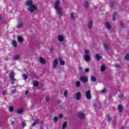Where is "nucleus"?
I'll use <instances>...</instances> for the list:
<instances>
[{
  "label": "nucleus",
  "mask_w": 129,
  "mask_h": 129,
  "mask_svg": "<svg viewBox=\"0 0 129 129\" xmlns=\"http://www.w3.org/2000/svg\"><path fill=\"white\" fill-rule=\"evenodd\" d=\"M89 6V4L88 2H85L84 4V8L85 9H87V8H88Z\"/></svg>",
  "instance_id": "34"
},
{
  "label": "nucleus",
  "mask_w": 129,
  "mask_h": 129,
  "mask_svg": "<svg viewBox=\"0 0 129 129\" xmlns=\"http://www.w3.org/2000/svg\"><path fill=\"white\" fill-rule=\"evenodd\" d=\"M105 25L106 28L108 29V30H110V28H111V25H110L109 22H106Z\"/></svg>",
  "instance_id": "16"
},
{
  "label": "nucleus",
  "mask_w": 129,
  "mask_h": 129,
  "mask_svg": "<svg viewBox=\"0 0 129 129\" xmlns=\"http://www.w3.org/2000/svg\"><path fill=\"white\" fill-rule=\"evenodd\" d=\"M51 50H53V49H54V47H51Z\"/></svg>",
  "instance_id": "58"
},
{
  "label": "nucleus",
  "mask_w": 129,
  "mask_h": 129,
  "mask_svg": "<svg viewBox=\"0 0 129 129\" xmlns=\"http://www.w3.org/2000/svg\"><path fill=\"white\" fill-rule=\"evenodd\" d=\"M59 102H61V101H59Z\"/></svg>",
  "instance_id": "61"
},
{
  "label": "nucleus",
  "mask_w": 129,
  "mask_h": 129,
  "mask_svg": "<svg viewBox=\"0 0 129 129\" xmlns=\"http://www.w3.org/2000/svg\"><path fill=\"white\" fill-rule=\"evenodd\" d=\"M114 7V3L113 2H111L110 3V8H113Z\"/></svg>",
  "instance_id": "39"
},
{
  "label": "nucleus",
  "mask_w": 129,
  "mask_h": 129,
  "mask_svg": "<svg viewBox=\"0 0 129 129\" xmlns=\"http://www.w3.org/2000/svg\"><path fill=\"white\" fill-rule=\"evenodd\" d=\"M63 94L65 97H67L68 96V92H67L66 91H64Z\"/></svg>",
  "instance_id": "38"
},
{
  "label": "nucleus",
  "mask_w": 129,
  "mask_h": 129,
  "mask_svg": "<svg viewBox=\"0 0 129 129\" xmlns=\"http://www.w3.org/2000/svg\"><path fill=\"white\" fill-rule=\"evenodd\" d=\"M94 107H96L97 106V104H94Z\"/></svg>",
  "instance_id": "56"
},
{
  "label": "nucleus",
  "mask_w": 129,
  "mask_h": 129,
  "mask_svg": "<svg viewBox=\"0 0 129 129\" xmlns=\"http://www.w3.org/2000/svg\"><path fill=\"white\" fill-rule=\"evenodd\" d=\"M24 111V110H23V109H19L17 110V113H18L19 114H22V113H23V112Z\"/></svg>",
  "instance_id": "30"
},
{
  "label": "nucleus",
  "mask_w": 129,
  "mask_h": 129,
  "mask_svg": "<svg viewBox=\"0 0 129 129\" xmlns=\"http://www.w3.org/2000/svg\"><path fill=\"white\" fill-rule=\"evenodd\" d=\"M26 6H28V7H31L33 6V1L32 0H28L26 2L25 4Z\"/></svg>",
  "instance_id": "10"
},
{
  "label": "nucleus",
  "mask_w": 129,
  "mask_h": 129,
  "mask_svg": "<svg viewBox=\"0 0 129 129\" xmlns=\"http://www.w3.org/2000/svg\"><path fill=\"white\" fill-rule=\"evenodd\" d=\"M104 48L106 51H108V50H109V47L106 43H104Z\"/></svg>",
  "instance_id": "24"
},
{
  "label": "nucleus",
  "mask_w": 129,
  "mask_h": 129,
  "mask_svg": "<svg viewBox=\"0 0 129 129\" xmlns=\"http://www.w3.org/2000/svg\"><path fill=\"white\" fill-rule=\"evenodd\" d=\"M115 68H120V66L119 65V63H116L115 66Z\"/></svg>",
  "instance_id": "42"
},
{
  "label": "nucleus",
  "mask_w": 129,
  "mask_h": 129,
  "mask_svg": "<svg viewBox=\"0 0 129 129\" xmlns=\"http://www.w3.org/2000/svg\"><path fill=\"white\" fill-rule=\"evenodd\" d=\"M124 60H129V53H127L124 57Z\"/></svg>",
  "instance_id": "35"
},
{
  "label": "nucleus",
  "mask_w": 129,
  "mask_h": 129,
  "mask_svg": "<svg viewBox=\"0 0 129 129\" xmlns=\"http://www.w3.org/2000/svg\"><path fill=\"white\" fill-rule=\"evenodd\" d=\"M6 91H4L3 92V95H6Z\"/></svg>",
  "instance_id": "54"
},
{
  "label": "nucleus",
  "mask_w": 129,
  "mask_h": 129,
  "mask_svg": "<svg viewBox=\"0 0 129 129\" xmlns=\"http://www.w3.org/2000/svg\"><path fill=\"white\" fill-rule=\"evenodd\" d=\"M54 9L56 11V14L60 17L63 16V9L60 7V1H57L54 4Z\"/></svg>",
  "instance_id": "1"
},
{
  "label": "nucleus",
  "mask_w": 129,
  "mask_h": 129,
  "mask_svg": "<svg viewBox=\"0 0 129 129\" xmlns=\"http://www.w3.org/2000/svg\"><path fill=\"white\" fill-rule=\"evenodd\" d=\"M18 41L20 42V44H23L24 42V38L22 36H18Z\"/></svg>",
  "instance_id": "18"
},
{
  "label": "nucleus",
  "mask_w": 129,
  "mask_h": 129,
  "mask_svg": "<svg viewBox=\"0 0 129 129\" xmlns=\"http://www.w3.org/2000/svg\"><path fill=\"white\" fill-rule=\"evenodd\" d=\"M35 74L34 73H31L30 75L29 76L31 77H35Z\"/></svg>",
  "instance_id": "43"
},
{
  "label": "nucleus",
  "mask_w": 129,
  "mask_h": 129,
  "mask_svg": "<svg viewBox=\"0 0 129 129\" xmlns=\"http://www.w3.org/2000/svg\"><path fill=\"white\" fill-rule=\"evenodd\" d=\"M12 44L15 48H17L18 47V43H17V41L16 40H13Z\"/></svg>",
  "instance_id": "19"
},
{
  "label": "nucleus",
  "mask_w": 129,
  "mask_h": 129,
  "mask_svg": "<svg viewBox=\"0 0 129 129\" xmlns=\"http://www.w3.org/2000/svg\"><path fill=\"white\" fill-rule=\"evenodd\" d=\"M78 116L80 119H83L85 117V114L83 113H78Z\"/></svg>",
  "instance_id": "9"
},
{
  "label": "nucleus",
  "mask_w": 129,
  "mask_h": 129,
  "mask_svg": "<svg viewBox=\"0 0 129 129\" xmlns=\"http://www.w3.org/2000/svg\"><path fill=\"white\" fill-rule=\"evenodd\" d=\"M118 97L121 98L122 97H123V95L122 94H119Z\"/></svg>",
  "instance_id": "52"
},
{
  "label": "nucleus",
  "mask_w": 129,
  "mask_h": 129,
  "mask_svg": "<svg viewBox=\"0 0 129 129\" xmlns=\"http://www.w3.org/2000/svg\"><path fill=\"white\" fill-rule=\"evenodd\" d=\"M120 28H121L122 29L124 28V25L123 24V22L122 21H121L120 22Z\"/></svg>",
  "instance_id": "28"
},
{
  "label": "nucleus",
  "mask_w": 129,
  "mask_h": 129,
  "mask_svg": "<svg viewBox=\"0 0 129 129\" xmlns=\"http://www.w3.org/2000/svg\"><path fill=\"white\" fill-rule=\"evenodd\" d=\"M106 119L107 120V121H111L112 118L110 117V115L108 114L106 116Z\"/></svg>",
  "instance_id": "23"
},
{
  "label": "nucleus",
  "mask_w": 129,
  "mask_h": 129,
  "mask_svg": "<svg viewBox=\"0 0 129 129\" xmlns=\"http://www.w3.org/2000/svg\"><path fill=\"white\" fill-rule=\"evenodd\" d=\"M58 60L59 61V63L60 64V65H65V61L63 60V59H62V58H61L60 57L58 58Z\"/></svg>",
  "instance_id": "20"
},
{
  "label": "nucleus",
  "mask_w": 129,
  "mask_h": 129,
  "mask_svg": "<svg viewBox=\"0 0 129 129\" xmlns=\"http://www.w3.org/2000/svg\"><path fill=\"white\" fill-rule=\"evenodd\" d=\"M37 10H38V8L35 5H31L27 8V10L28 12H30V13H34V12H35Z\"/></svg>",
  "instance_id": "2"
},
{
  "label": "nucleus",
  "mask_w": 129,
  "mask_h": 129,
  "mask_svg": "<svg viewBox=\"0 0 129 129\" xmlns=\"http://www.w3.org/2000/svg\"><path fill=\"white\" fill-rule=\"evenodd\" d=\"M59 42H63L64 41V36L62 35H59L57 36Z\"/></svg>",
  "instance_id": "13"
},
{
  "label": "nucleus",
  "mask_w": 129,
  "mask_h": 129,
  "mask_svg": "<svg viewBox=\"0 0 129 129\" xmlns=\"http://www.w3.org/2000/svg\"><path fill=\"white\" fill-rule=\"evenodd\" d=\"M28 93H29V91H28V90L26 91H25V94H26V95H27Z\"/></svg>",
  "instance_id": "53"
},
{
  "label": "nucleus",
  "mask_w": 129,
  "mask_h": 129,
  "mask_svg": "<svg viewBox=\"0 0 129 129\" xmlns=\"http://www.w3.org/2000/svg\"><path fill=\"white\" fill-rule=\"evenodd\" d=\"M22 127H25V126H26V122H22Z\"/></svg>",
  "instance_id": "45"
},
{
  "label": "nucleus",
  "mask_w": 129,
  "mask_h": 129,
  "mask_svg": "<svg viewBox=\"0 0 129 129\" xmlns=\"http://www.w3.org/2000/svg\"><path fill=\"white\" fill-rule=\"evenodd\" d=\"M53 119H54V121H55V122H57V121H58V117L57 116H55L53 117Z\"/></svg>",
  "instance_id": "37"
},
{
  "label": "nucleus",
  "mask_w": 129,
  "mask_h": 129,
  "mask_svg": "<svg viewBox=\"0 0 129 129\" xmlns=\"http://www.w3.org/2000/svg\"><path fill=\"white\" fill-rule=\"evenodd\" d=\"M14 60H19L20 59V55H16L13 57Z\"/></svg>",
  "instance_id": "31"
},
{
  "label": "nucleus",
  "mask_w": 129,
  "mask_h": 129,
  "mask_svg": "<svg viewBox=\"0 0 129 129\" xmlns=\"http://www.w3.org/2000/svg\"><path fill=\"white\" fill-rule=\"evenodd\" d=\"M123 108V106H122V104H119L118 105L117 109L119 112H120V113H122V112H123V110H122Z\"/></svg>",
  "instance_id": "6"
},
{
  "label": "nucleus",
  "mask_w": 129,
  "mask_h": 129,
  "mask_svg": "<svg viewBox=\"0 0 129 129\" xmlns=\"http://www.w3.org/2000/svg\"><path fill=\"white\" fill-rule=\"evenodd\" d=\"M112 123L113 125H115V124H116V120H113Z\"/></svg>",
  "instance_id": "48"
},
{
  "label": "nucleus",
  "mask_w": 129,
  "mask_h": 129,
  "mask_svg": "<svg viewBox=\"0 0 129 129\" xmlns=\"http://www.w3.org/2000/svg\"><path fill=\"white\" fill-rule=\"evenodd\" d=\"M59 118H63V114H60L59 115Z\"/></svg>",
  "instance_id": "49"
},
{
  "label": "nucleus",
  "mask_w": 129,
  "mask_h": 129,
  "mask_svg": "<svg viewBox=\"0 0 129 129\" xmlns=\"http://www.w3.org/2000/svg\"><path fill=\"white\" fill-rule=\"evenodd\" d=\"M57 66H58V59H55L53 61L52 67L53 68H56Z\"/></svg>",
  "instance_id": "8"
},
{
  "label": "nucleus",
  "mask_w": 129,
  "mask_h": 129,
  "mask_svg": "<svg viewBox=\"0 0 129 129\" xmlns=\"http://www.w3.org/2000/svg\"><path fill=\"white\" fill-rule=\"evenodd\" d=\"M14 124V122L12 121V124Z\"/></svg>",
  "instance_id": "60"
},
{
  "label": "nucleus",
  "mask_w": 129,
  "mask_h": 129,
  "mask_svg": "<svg viewBox=\"0 0 129 129\" xmlns=\"http://www.w3.org/2000/svg\"><path fill=\"white\" fill-rule=\"evenodd\" d=\"M121 129H124V126H122L121 128Z\"/></svg>",
  "instance_id": "57"
},
{
  "label": "nucleus",
  "mask_w": 129,
  "mask_h": 129,
  "mask_svg": "<svg viewBox=\"0 0 129 129\" xmlns=\"http://www.w3.org/2000/svg\"><path fill=\"white\" fill-rule=\"evenodd\" d=\"M9 77H10L11 80H12V81H14V80H16V79H15V75L14 74V73H13V72H11L10 74Z\"/></svg>",
  "instance_id": "11"
},
{
  "label": "nucleus",
  "mask_w": 129,
  "mask_h": 129,
  "mask_svg": "<svg viewBox=\"0 0 129 129\" xmlns=\"http://www.w3.org/2000/svg\"><path fill=\"white\" fill-rule=\"evenodd\" d=\"M74 15V13H72L71 14V18L72 19V20H75V16Z\"/></svg>",
  "instance_id": "32"
},
{
  "label": "nucleus",
  "mask_w": 129,
  "mask_h": 129,
  "mask_svg": "<svg viewBox=\"0 0 129 129\" xmlns=\"http://www.w3.org/2000/svg\"><path fill=\"white\" fill-rule=\"evenodd\" d=\"M76 85L77 87H80V81H78L76 83Z\"/></svg>",
  "instance_id": "33"
},
{
  "label": "nucleus",
  "mask_w": 129,
  "mask_h": 129,
  "mask_svg": "<svg viewBox=\"0 0 129 129\" xmlns=\"http://www.w3.org/2000/svg\"><path fill=\"white\" fill-rule=\"evenodd\" d=\"M16 90H12L11 93V94H14V93H16Z\"/></svg>",
  "instance_id": "44"
},
{
  "label": "nucleus",
  "mask_w": 129,
  "mask_h": 129,
  "mask_svg": "<svg viewBox=\"0 0 129 129\" xmlns=\"http://www.w3.org/2000/svg\"><path fill=\"white\" fill-rule=\"evenodd\" d=\"M9 111H10V112H13V111H14V107L13 106H11L9 107Z\"/></svg>",
  "instance_id": "36"
},
{
  "label": "nucleus",
  "mask_w": 129,
  "mask_h": 129,
  "mask_svg": "<svg viewBox=\"0 0 129 129\" xmlns=\"http://www.w3.org/2000/svg\"><path fill=\"white\" fill-rule=\"evenodd\" d=\"M91 81H92V82H95L96 81V78L94 76H92L91 77Z\"/></svg>",
  "instance_id": "29"
},
{
  "label": "nucleus",
  "mask_w": 129,
  "mask_h": 129,
  "mask_svg": "<svg viewBox=\"0 0 129 129\" xmlns=\"http://www.w3.org/2000/svg\"><path fill=\"white\" fill-rule=\"evenodd\" d=\"M115 16H116V12H115L113 13V15H112V21H116V17H115Z\"/></svg>",
  "instance_id": "21"
},
{
  "label": "nucleus",
  "mask_w": 129,
  "mask_h": 129,
  "mask_svg": "<svg viewBox=\"0 0 129 129\" xmlns=\"http://www.w3.org/2000/svg\"><path fill=\"white\" fill-rule=\"evenodd\" d=\"M39 119H35L34 120V122L32 123V124L31 125V126H35V125L38 124V123H39Z\"/></svg>",
  "instance_id": "15"
},
{
  "label": "nucleus",
  "mask_w": 129,
  "mask_h": 129,
  "mask_svg": "<svg viewBox=\"0 0 129 129\" xmlns=\"http://www.w3.org/2000/svg\"><path fill=\"white\" fill-rule=\"evenodd\" d=\"M67 127V122H63L62 123V129H65Z\"/></svg>",
  "instance_id": "25"
},
{
  "label": "nucleus",
  "mask_w": 129,
  "mask_h": 129,
  "mask_svg": "<svg viewBox=\"0 0 129 129\" xmlns=\"http://www.w3.org/2000/svg\"><path fill=\"white\" fill-rule=\"evenodd\" d=\"M80 98H81V93L78 92L76 94V99L77 100H80Z\"/></svg>",
  "instance_id": "7"
},
{
  "label": "nucleus",
  "mask_w": 129,
  "mask_h": 129,
  "mask_svg": "<svg viewBox=\"0 0 129 129\" xmlns=\"http://www.w3.org/2000/svg\"><path fill=\"white\" fill-rule=\"evenodd\" d=\"M15 83H16V82H15V81H14V80L11 82V84H15Z\"/></svg>",
  "instance_id": "55"
},
{
  "label": "nucleus",
  "mask_w": 129,
  "mask_h": 129,
  "mask_svg": "<svg viewBox=\"0 0 129 129\" xmlns=\"http://www.w3.org/2000/svg\"><path fill=\"white\" fill-rule=\"evenodd\" d=\"M39 62L41 64H46V59H45V58H44L43 57H41L39 58Z\"/></svg>",
  "instance_id": "14"
},
{
  "label": "nucleus",
  "mask_w": 129,
  "mask_h": 129,
  "mask_svg": "<svg viewBox=\"0 0 129 129\" xmlns=\"http://www.w3.org/2000/svg\"><path fill=\"white\" fill-rule=\"evenodd\" d=\"M95 10H97V7H95Z\"/></svg>",
  "instance_id": "59"
},
{
  "label": "nucleus",
  "mask_w": 129,
  "mask_h": 129,
  "mask_svg": "<svg viewBox=\"0 0 129 129\" xmlns=\"http://www.w3.org/2000/svg\"><path fill=\"white\" fill-rule=\"evenodd\" d=\"M96 59L97 61H99L101 59V56L100 54L97 53L96 55Z\"/></svg>",
  "instance_id": "22"
},
{
  "label": "nucleus",
  "mask_w": 129,
  "mask_h": 129,
  "mask_svg": "<svg viewBox=\"0 0 129 129\" xmlns=\"http://www.w3.org/2000/svg\"><path fill=\"white\" fill-rule=\"evenodd\" d=\"M84 59L85 61H90L91 60V57L88 54H85L84 56Z\"/></svg>",
  "instance_id": "17"
},
{
  "label": "nucleus",
  "mask_w": 129,
  "mask_h": 129,
  "mask_svg": "<svg viewBox=\"0 0 129 129\" xmlns=\"http://www.w3.org/2000/svg\"><path fill=\"white\" fill-rule=\"evenodd\" d=\"M105 91H106L105 89H103V90H102L101 91V92L102 93H105Z\"/></svg>",
  "instance_id": "51"
},
{
  "label": "nucleus",
  "mask_w": 129,
  "mask_h": 129,
  "mask_svg": "<svg viewBox=\"0 0 129 129\" xmlns=\"http://www.w3.org/2000/svg\"><path fill=\"white\" fill-rule=\"evenodd\" d=\"M23 77L25 80H27V79H28V77H27V75L25 74L23 75Z\"/></svg>",
  "instance_id": "41"
},
{
  "label": "nucleus",
  "mask_w": 129,
  "mask_h": 129,
  "mask_svg": "<svg viewBox=\"0 0 129 129\" xmlns=\"http://www.w3.org/2000/svg\"><path fill=\"white\" fill-rule=\"evenodd\" d=\"M79 71H80L81 73H82V71L83 70V68H82V67H79Z\"/></svg>",
  "instance_id": "46"
},
{
  "label": "nucleus",
  "mask_w": 129,
  "mask_h": 129,
  "mask_svg": "<svg viewBox=\"0 0 129 129\" xmlns=\"http://www.w3.org/2000/svg\"><path fill=\"white\" fill-rule=\"evenodd\" d=\"M92 27H93V21L90 20L89 22L88 28L90 30H91V29H92Z\"/></svg>",
  "instance_id": "12"
},
{
  "label": "nucleus",
  "mask_w": 129,
  "mask_h": 129,
  "mask_svg": "<svg viewBox=\"0 0 129 129\" xmlns=\"http://www.w3.org/2000/svg\"><path fill=\"white\" fill-rule=\"evenodd\" d=\"M85 71L86 73H88V72H89V69L88 68H86L85 70Z\"/></svg>",
  "instance_id": "47"
},
{
  "label": "nucleus",
  "mask_w": 129,
  "mask_h": 129,
  "mask_svg": "<svg viewBox=\"0 0 129 129\" xmlns=\"http://www.w3.org/2000/svg\"><path fill=\"white\" fill-rule=\"evenodd\" d=\"M45 100L46 102H49V101H50V97L47 96L45 98Z\"/></svg>",
  "instance_id": "40"
},
{
  "label": "nucleus",
  "mask_w": 129,
  "mask_h": 129,
  "mask_svg": "<svg viewBox=\"0 0 129 129\" xmlns=\"http://www.w3.org/2000/svg\"><path fill=\"white\" fill-rule=\"evenodd\" d=\"M85 54H89V50H86L85 51Z\"/></svg>",
  "instance_id": "50"
},
{
  "label": "nucleus",
  "mask_w": 129,
  "mask_h": 129,
  "mask_svg": "<svg viewBox=\"0 0 129 129\" xmlns=\"http://www.w3.org/2000/svg\"><path fill=\"white\" fill-rule=\"evenodd\" d=\"M33 86L34 87H38V86H39V82L38 81H34Z\"/></svg>",
  "instance_id": "26"
},
{
  "label": "nucleus",
  "mask_w": 129,
  "mask_h": 129,
  "mask_svg": "<svg viewBox=\"0 0 129 129\" xmlns=\"http://www.w3.org/2000/svg\"><path fill=\"white\" fill-rule=\"evenodd\" d=\"M18 24L17 26V29H21L23 27V20H22V18H19L18 19Z\"/></svg>",
  "instance_id": "3"
},
{
  "label": "nucleus",
  "mask_w": 129,
  "mask_h": 129,
  "mask_svg": "<svg viewBox=\"0 0 129 129\" xmlns=\"http://www.w3.org/2000/svg\"><path fill=\"white\" fill-rule=\"evenodd\" d=\"M86 97L88 100H90V99H91V93H90V90H87L86 91Z\"/></svg>",
  "instance_id": "5"
},
{
  "label": "nucleus",
  "mask_w": 129,
  "mask_h": 129,
  "mask_svg": "<svg viewBox=\"0 0 129 129\" xmlns=\"http://www.w3.org/2000/svg\"><path fill=\"white\" fill-rule=\"evenodd\" d=\"M100 70L101 72H103L104 71H105V66L104 64H102L101 66Z\"/></svg>",
  "instance_id": "27"
},
{
  "label": "nucleus",
  "mask_w": 129,
  "mask_h": 129,
  "mask_svg": "<svg viewBox=\"0 0 129 129\" xmlns=\"http://www.w3.org/2000/svg\"><path fill=\"white\" fill-rule=\"evenodd\" d=\"M80 80L81 82H83V83H87V82H88V78L84 76L81 77L80 78Z\"/></svg>",
  "instance_id": "4"
}]
</instances>
